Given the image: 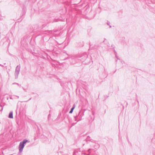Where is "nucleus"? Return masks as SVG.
Wrapping results in <instances>:
<instances>
[{
  "mask_svg": "<svg viewBox=\"0 0 155 155\" xmlns=\"http://www.w3.org/2000/svg\"><path fill=\"white\" fill-rule=\"evenodd\" d=\"M15 96L17 97H18V98H19V97L18 96Z\"/></svg>",
  "mask_w": 155,
  "mask_h": 155,
  "instance_id": "16",
  "label": "nucleus"
},
{
  "mask_svg": "<svg viewBox=\"0 0 155 155\" xmlns=\"http://www.w3.org/2000/svg\"><path fill=\"white\" fill-rule=\"evenodd\" d=\"M71 63L72 64H74L75 63V62H73V61L71 62Z\"/></svg>",
  "mask_w": 155,
  "mask_h": 155,
  "instance_id": "15",
  "label": "nucleus"
},
{
  "mask_svg": "<svg viewBox=\"0 0 155 155\" xmlns=\"http://www.w3.org/2000/svg\"><path fill=\"white\" fill-rule=\"evenodd\" d=\"M31 98H30V99H29L28 100V101H24V102H28V101H29L30 100H31Z\"/></svg>",
  "mask_w": 155,
  "mask_h": 155,
  "instance_id": "14",
  "label": "nucleus"
},
{
  "mask_svg": "<svg viewBox=\"0 0 155 155\" xmlns=\"http://www.w3.org/2000/svg\"><path fill=\"white\" fill-rule=\"evenodd\" d=\"M85 144V143H83V146H84Z\"/></svg>",
  "mask_w": 155,
  "mask_h": 155,
  "instance_id": "17",
  "label": "nucleus"
},
{
  "mask_svg": "<svg viewBox=\"0 0 155 155\" xmlns=\"http://www.w3.org/2000/svg\"><path fill=\"white\" fill-rule=\"evenodd\" d=\"M88 141H90L93 143L95 142V141L91 139L90 137L89 136H87L85 140H84V141H86V142H87Z\"/></svg>",
  "mask_w": 155,
  "mask_h": 155,
  "instance_id": "4",
  "label": "nucleus"
},
{
  "mask_svg": "<svg viewBox=\"0 0 155 155\" xmlns=\"http://www.w3.org/2000/svg\"><path fill=\"white\" fill-rule=\"evenodd\" d=\"M20 69V65H18L16 67L15 73V79L18 78V74L19 73Z\"/></svg>",
  "mask_w": 155,
  "mask_h": 155,
  "instance_id": "3",
  "label": "nucleus"
},
{
  "mask_svg": "<svg viewBox=\"0 0 155 155\" xmlns=\"http://www.w3.org/2000/svg\"><path fill=\"white\" fill-rule=\"evenodd\" d=\"M10 99H13L15 98L14 97H13L12 96H11L10 97Z\"/></svg>",
  "mask_w": 155,
  "mask_h": 155,
  "instance_id": "11",
  "label": "nucleus"
},
{
  "mask_svg": "<svg viewBox=\"0 0 155 155\" xmlns=\"http://www.w3.org/2000/svg\"><path fill=\"white\" fill-rule=\"evenodd\" d=\"M110 21H107V22H106V24L107 25H109V26L110 28H111V25H110Z\"/></svg>",
  "mask_w": 155,
  "mask_h": 155,
  "instance_id": "8",
  "label": "nucleus"
},
{
  "mask_svg": "<svg viewBox=\"0 0 155 155\" xmlns=\"http://www.w3.org/2000/svg\"><path fill=\"white\" fill-rule=\"evenodd\" d=\"M7 99V100H8V97Z\"/></svg>",
  "mask_w": 155,
  "mask_h": 155,
  "instance_id": "18",
  "label": "nucleus"
},
{
  "mask_svg": "<svg viewBox=\"0 0 155 155\" xmlns=\"http://www.w3.org/2000/svg\"><path fill=\"white\" fill-rule=\"evenodd\" d=\"M115 57L117 58V59H119L118 58V57L117 55V54H115Z\"/></svg>",
  "mask_w": 155,
  "mask_h": 155,
  "instance_id": "12",
  "label": "nucleus"
},
{
  "mask_svg": "<svg viewBox=\"0 0 155 155\" xmlns=\"http://www.w3.org/2000/svg\"><path fill=\"white\" fill-rule=\"evenodd\" d=\"M87 55L86 53H84L81 56H77L75 58L77 62H82L87 58Z\"/></svg>",
  "mask_w": 155,
  "mask_h": 155,
  "instance_id": "1",
  "label": "nucleus"
},
{
  "mask_svg": "<svg viewBox=\"0 0 155 155\" xmlns=\"http://www.w3.org/2000/svg\"><path fill=\"white\" fill-rule=\"evenodd\" d=\"M28 140H24L22 141L20 143L19 147V152H21L22 151L23 149L25 146V144L26 143Z\"/></svg>",
  "mask_w": 155,
  "mask_h": 155,
  "instance_id": "2",
  "label": "nucleus"
},
{
  "mask_svg": "<svg viewBox=\"0 0 155 155\" xmlns=\"http://www.w3.org/2000/svg\"><path fill=\"white\" fill-rule=\"evenodd\" d=\"M75 107V104H74L72 107L71 108L70 111H69V113L71 114L73 112V111Z\"/></svg>",
  "mask_w": 155,
  "mask_h": 155,
  "instance_id": "7",
  "label": "nucleus"
},
{
  "mask_svg": "<svg viewBox=\"0 0 155 155\" xmlns=\"http://www.w3.org/2000/svg\"><path fill=\"white\" fill-rule=\"evenodd\" d=\"M114 52L115 54H115H117V53L115 50H114Z\"/></svg>",
  "mask_w": 155,
  "mask_h": 155,
  "instance_id": "13",
  "label": "nucleus"
},
{
  "mask_svg": "<svg viewBox=\"0 0 155 155\" xmlns=\"http://www.w3.org/2000/svg\"><path fill=\"white\" fill-rule=\"evenodd\" d=\"M91 149H89L88 150V151H87V152H88L89 153L88 154H87V155H90V150H91Z\"/></svg>",
  "mask_w": 155,
  "mask_h": 155,
  "instance_id": "9",
  "label": "nucleus"
},
{
  "mask_svg": "<svg viewBox=\"0 0 155 155\" xmlns=\"http://www.w3.org/2000/svg\"><path fill=\"white\" fill-rule=\"evenodd\" d=\"M13 84H16V85H17L18 86H21V85H20L19 84H18V83H13Z\"/></svg>",
  "mask_w": 155,
  "mask_h": 155,
  "instance_id": "10",
  "label": "nucleus"
},
{
  "mask_svg": "<svg viewBox=\"0 0 155 155\" xmlns=\"http://www.w3.org/2000/svg\"><path fill=\"white\" fill-rule=\"evenodd\" d=\"M79 114L80 113L78 114V116H76L74 117V118L75 121H80L81 120V117H79V118H78Z\"/></svg>",
  "mask_w": 155,
  "mask_h": 155,
  "instance_id": "5",
  "label": "nucleus"
},
{
  "mask_svg": "<svg viewBox=\"0 0 155 155\" xmlns=\"http://www.w3.org/2000/svg\"><path fill=\"white\" fill-rule=\"evenodd\" d=\"M8 117L10 118H13L12 111L10 112V113H9V115H8Z\"/></svg>",
  "mask_w": 155,
  "mask_h": 155,
  "instance_id": "6",
  "label": "nucleus"
}]
</instances>
